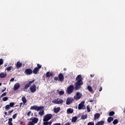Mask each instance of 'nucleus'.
Returning <instances> with one entry per match:
<instances>
[{"label":"nucleus","mask_w":125,"mask_h":125,"mask_svg":"<svg viewBox=\"0 0 125 125\" xmlns=\"http://www.w3.org/2000/svg\"><path fill=\"white\" fill-rule=\"evenodd\" d=\"M76 82L75 83V87L73 85H70L66 89L67 94H71L74 92V90H79L82 88V85L83 84V77L82 75H78L76 78Z\"/></svg>","instance_id":"1"},{"label":"nucleus","mask_w":125,"mask_h":125,"mask_svg":"<svg viewBox=\"0 0 125 125\" xmlns=\"http://www.w3.org/2000/svg\"><path fill=\"white\" fill-rule=\"evenodd\" d=\"M30 110H35V111H41L39 112V115L42 117L43 115H44V110H43V109H44V106H38V105H33L31 106L30 107Z\"/></svg>","instance_id":"2"},{"label":"nucleus","mask_w":125,"mask_h":125,"mask_svg":"<svg viewBox=\"0 0 125 125\" xmlns=\"http://www.w3.org/2000/svg\"><path fill=\"white\" fill-rule=\"evenodd\" d=\"M52 114H47L46 115H45L43 117V122H48V121H49V120H51V119H52Z\"/></svg>","instance_id":"3"},{"label":"nucleus","mask_w":125,"mask_h":125,"mask_svg":"<svg viewBox=\"0 0 125 125\" xmlns=\"http://www.w3.org/2000/svg\"><path fill=\"white\" fill-rule=\"evenodd\" d=\"M86 109V107L84 105V101L82 102L78 105V110H84Z\"/></svg>","instance_id":"4"},{"label":"nucleus","mask_w":125,"mask_h":125,"mask_svg":"<svg viewBox=\"0 0 125 125\" xmlns=\"http://www.w3.org/2000/svg\"><path fill=\"white\" fill-rule=\"evenodd\" d=\"M83 97V94L80 93L79 92H77L76 94L75 95L74 99L75 100H79Z\"/></svg>","instance_id":"5"},{"label":"nucleus","mask_w":125,"mask_h":125,"mask_svg":"<svg viewBox=\"0 0 125 125\" xmlns=\"http://www.w3.org/2000/svg\"><path fill=\"white\" fill-rule=\"evenodd\" d=\"M29 89L31 92L34 93V92H36L37 90V86H36V84H33L32 86L30 87Z\"/></svg>","instance_id":"6"},{"label":"nucleus","mask_w":125,"mask_h":125,"mask_svg":"<svg viewBox=\"0 0 125 125\" xmlns=\"http://www.w3.org/2000/svg\"><path fill=\"white\" fill-rule=\"evenodd\" d=\"M35 81L36 80L35 79H34L32 81L29 82L28 83H27L26 84H25V85L24 86V89H28V88H29V87H30V86H31V83H35Z\"/></svg>","instance_id":"7"},{"label":"nucleus","mask_w":125,"mask_h":125,"mask_svg":"<svg viewBox=\"0 0 125 125\" xmlns=\"http://www.w3.org/2000/svg\"><path fill=\"white\" fill-rule=\"evenodd\" d=\"M74 98H72V97L68 98L66 100V105H70V104L72 103L73 101H74Z\"/></svg>","instance_id":"8"},{"label":"nucleus","mask_w":125,"mask_h":125,"mask_svg":"<svg viewBox=\"0 0 125 125\" xmlns=\"http://www.w3.org/2000/svg\"><path fill=\"white\" fill-rule=\"evenodd\" d=\"M58 78H59L58 82H63L64 81V75L62 73H60Z\"/></svg>","instance_id":"9"},{"label":"nucleus","mask_w":125,"mask_h":125,"mask_svg":"<svg viewBox=\"0 0 125 125\" xmlns=\"http://www.w3.org/2000/svg\"><path fill=\"white\" fill-rule=\"evenodd\" d=\"M24 74L27 75H32V74H33V71L31 69L27 68L25 70Z\"/></svg>","instance_id":"10"},{"label":"nucleus","mask_w":125,"mask_h":125,"mask_svg":"<svg viewBox=\"0 0 125 125\" xmlns=\"http://www.w3.org/2000/svg\"><path fill=\"white\" fill-rule=\"evenodd\" d=\"M23 66V64L22 62H18L16 64V68L17 69H19L20 68H21Z\"/></svg>","instance_id":"11"},{"label":"nucleus","mask_w":125,"mask_h":125,"mask_svg":"<svg viewBox=\"0 0 125 125\" xmlns=\"http://www.w3.org/2000/svg\"><path fill=\"white\" fill-rule=\"evenodd\" d=\"M39 122V118L34 117L32 119V122L35 125V124H38Z\"/></svg>","instance_id":"12"},{"label":"nucleus","mask_w":125,"mask_h":125,"mask_svg":"<svg viewBox=\"0 0 125 125\" xmlns=\"http://www.w3.org/2000/svg\"><path fill=\"white\" fill-rule=\"evenodd\" d=\"M6 76H7V74H6V73L1 72L0 73V79H3L4 78H5Z\"/></svg>","instance_id":"13"},{"label":"nucleus","mask_w":125,"mask_h":125,"mask_svg":"<svg viewBox=\"0 0 125 125\" xmlns=\"http://www.w3.org/2000/svg\"><path fill=\"white\" fill-rule=\"evenodd\" d=\"M40 71V69L37 67H35L34 70L32 71V73L33 74H35V75H37L38 74V72Z\"/></svg>","instance_id":"14"},{"label":"nucleus","mask_w":125,"mask_h":125,"mask_svg":"<svg viewBox=\"0 0 125 125\" xmlns=\"http://www.w3.org/2000/svg\"><path fill=\"white\" fill-rule=\"evenodd\" d=\"M53 110L55 114H57V113L60 111V107H55L54 108Z\"/></svg>","instance_id":"15"},{"label":"nucleus","mask_w":125,"mask_h":125,"mask_svg":"<svg viewBox=\"0 0 125 125\" xmlns=\"http://www.w3.org/2000/svg\"><path fill=\"white\" fill-rule=\"evenodd\" d=\"M52 76H53V74L51 72H47L46 73V78H50V77H52Z\"/></svg>","instance_id":"16"},{"label":"nucleus","mask_w":125,"mask_h":125,"mask_svg":"<svg viewBox=\"0 0 125 125\" xmlns=\"http://www.w3.org/2000/svg\"><path fill=\"white\" fill-rule=\"evenodd\" d=\"M44 122L43 123V125H51L52 124V120H51L49 122L47 121H44Z\"/></svg>","instance_id":"17"},{"label":"nucleus","mask_w":125,"mask_h":125,"mask_svg":"<svg viewBox=\"0 0 125 125\" xmlns=\"http://www.w3.org/2000/svg\"><path fill=\"white\" fill-rule=\"evenodd\" d=\"M100 117V114L99 113H96L94 115V120L96 121V120H97L98 119H99V117Z\"/></svg>","instance_id":"18"},{"label":"nucleus","mask_w":125,"mask_h":125,"mask_svg":"<svg viewBox=\"0 0 125 125\" xmlns=\"http://www.w3.org/2000/svg\"><path fill=\"white\" fill-rule=\"evenodd\" d=\"M104 124H105V121H101L98 122L95 125H104Z\"/></svg>","instance_id":"19"},{"label":"nucleus","mask_w":125,"mask_h":125,"mask_svg":"<svg viewBox=\"0 0 125 125\" xmlns=\"http://www.w3.org/2000/svg\"><path fill=\"white\" fill-rule=\"evenodd\" d=\"M74 112V109L72 108H68L67 109V114H72Z\"/></svg>","instance_id":"20"},{"label":"nucleus","mask_w":125,"mask_h":125,"mask_svg":"<svg viewBox=\"0 0 125 125\" xmlns=\"http://www.w3.org/2000/svg\"><path fill=\"white\" fill-rule=\"evenodd\" d=\"M87 89L89 91V92H92V93H93L94 92L93 91V90L92 89V87L90 86H87Z\"/></svg>","instance_id":"21"},{"label":"nucleus","mask_w":125,"mask_h":125,"mask_svg":"<svg viewBox=\"0 0 125 125\" xmlns=\"http://www.w3.org/2000/svg\"><path fill=\"white\" fill-rule=\"evenodd\" d=\"M21 100L23 104H26V103H27V100L26 99V97L25 96L22 97Z\"/></svg>","instance_id":"22"},{"label":"nucleus","mask_w":125,"mask_h":125,"mask_svg":"<svg viewBox=\"0 0 125 125\" xmlns=\"http://www.w3.org/2000/svg\"><path fill=\"white\" fill-rule=\"evenodd\" d=\"M112 121H114V118L112 117H109L107 119V122L108 123H111Z\"/></svg>","instance_id":"23"},{"label":"nucleus","mask_w":125,"mask_h":125,"mask_svg":"<svg viewBox=\"0 0 125 125\" xmlns=\"http://www.w3.org/2000/svg\"><path fill=\"white\" fill-rule=\"evenodd\" d=\"M77 120L78 118L77 117V116L73 117L72 118V123H76Z\"/></svg>","instance_id":"24"},{"label":"nucleus","mask_w":125,"mask_h":125,"mask_svg":"<svg viewBox=\"0 0 125 125\" xmlns=\"http://www.w3.org/2000/svg\"><path fill=\"white\" fill-rule=\"evenodd\" d=\"M63 101L62 99H58V104H62L63 103Z\"/></svg>","instance_id":"25"},{"label":"nucleus","mask_w":125,"mask_h":125,"mask_svg":"<svg viewBox=\"0 0 125 125\" xmlns=\"http://www.w3.org/2000/svg\"><path fill=\"white\" fill-rule=\"evenodd\" d=\"M52 103H54L55 104H58V100L57 99H55L52 101Z\"/></svg>","instance_id":"26"},{"label":"nucleus","mask_w":125,"mask_h":125,"mask_svg":"<svg viewBox=\"0 0 125 125\" xmlns=\"http://www.w3.org/2000/svg\"><path fill=\"white\" fill-rule=\"evenodd\" d=\"M118 123H119V121L118 120V119H115L113 122V125H117Z\"/></svg>","instance_id":"27"},{"label":"nucleus","mask_w":125,"mask_h":125,"mask_svg":"<svg viewBox=\"0 0 125 125\" xmlns=\"http://www.w3.org/2000/svg\"><path fill=\"white\" fill-rule=\"evenodd\" d=\"M87 118V115H83L81 117L82 120H85V119H86Z\"/></svg>","instance_id":"28"},{"label":"nucleus","mask_w":125,"mask_h":125,"mask_svg":"<svg viewBox=\"0 0 125 125\" xmlns=\"http://www.w3.org/2000/svg\"><path fill=\"white\" fill-rule=\"evenodd\" d=\"M115 115V112L111 111L109 113V116H112Z\"/></svg>","instance_id":"29"},{"label":"nucleus","mask_w":125,"mask_h":125,"mask_svg":"<svg viewBox=\"0 0 125 125\" xmlns=\"http://www.w3.org/2000/svg\"><path fill=\"white\" fill-rule=\"evenodd\" d=\"M5 110H9L10 109V105L9 104L6 105L5 107Z\"/></svg>","instance_id":"30"},{"label":"nucleus","mask_w":125,"mask_h":125,"mask_svg":"<svg viewBox=\"0 0 125 125\" xmlns=\"http://www.w3.org/2000/svg\"><path fill=\"white\" fill-rule=\"evenodd\" d=\"M19 87H20V84L19 83H16V90H17V89H19Z\"/></svg>","instance_id":"31"},{"label":"nucleus","mask_w":125,"mask_h":125,"mask_svg":"<svg viewBox=\"0 0 125 125\" xmlns=\"http://www.w3.org/2000/svg\"><path fill=\"white\" fill-rule=\"evenodd\" d=\"M7 100H8V97H5L2 98L3 101H7Z\"/></svg>","instance_id":"32"},{"label":"nucleus","mask_w":125,"mask_h":125,"mask_svg":"<svg viewBox=\"0 0 125 125\" xmlns=\"http://www.w3.org/2000/svg\"><path fill=\"white\" fill-rule=\"evenodd\" d=\"M86 109L88 113H89L90 112V108H89V105H87L86 106Z\"/></svg>","instance_id":"33"},{"label":"nucleus","mask_w":125,"mask_h":125,"mask_svg":"<svg viewBox=\"0 0 125 125\" xmlns=\"http://www.w3.org/2000/svg\"><path fill=\"white\" fill-rule=\"evenodd\" d=\"M64 92L63 91H60L59 92V95H63L64 94Z\"/></svg>","instance_id":"34"},{"label":"nucleus","mask_w":125,"mask_h":125,"mask_svg":"<svg viewBox=\"0 0 125 125\" xmlns=\"http://www.w3.org/2000/svg\"><path fill=\"white\" fill-rule=\"evenodd\" d=\"M36 68H38V69H39L40 70V69H41V68H42V65L40 64V63H38L37 67H36Z\"/></svg>","instance_id":"35"},{"label":"nucleus","mask_w":125,"mask_h":125,"mask_svg":"<svg viewBox=\"0 0 125 125\" xmlns=\"http://www.w3.org/2000/svg\"><path fill=\"white\" fill-rule=\"evenodd\" d=\"M3 64V59H0V65H2Z\"/></svg>","instance_id":"36"},{"label":"nucleus","mask_w":125,"mask_h":125,"mask_svg":"<svg viewBox=\"0 0 125 125\" xmlns=\"http://www.w3.org/2000/svg\"><path fill=\"white\" fill-rule=\"evenodd\" d=\"M11 69H12V66H10L7 68V71H11Z\"/></svg>","instance_id":"37"},{"label":"nucleus","mask_w":125,"mask_h":125,"mask_svg":"<svg viewBox=\"0 0 125 125\" xmlns=\"http://www.w3.org/2000/svg\"><path fill=\"white\" fill-rule=\"evenodd\" d=\"M93 87L95 89H96L97 88V84H94L93 85Z\"/></svg>","instance_id":"38"},{"label":"nucleus","mask_w":125,"mask_h":125,"mask_svg":"<svg viewBox=\"0 0 125 125\" xmlns=\"http://www.w3.org/2000/svg\"><path fill=\"white\" fill-rule=\"evenodd\" d=\"M9 106L10 107H13L14 106V103H10Z\"/></svg>","instance_id":"39"},{"label":"nucleus","mask_w":125,"mask_h":125,"mask_svg":"<svg viewBox=\"0 0 125 125\" xmlns=\"http://www.w3.org/2000/svg\"><path fill=\"white\" fill-rule=\"evenodd\" d=\"M7 94L6 92H4L1 95V97H3L4 96H5Z\"/></svg>","instance_id":"40"},{"label":"nucleus","mask_w":125,"mask_h":125,"mask_svg":"<svg viewBox=\"0 0 125 125\" xmlns=\"http://www.w3.org/2000/svg\"><path fill=\"white\" fill-rule=\"evenodd\" d=\"M28 125H35V124L32 122H29Z\"/></svg>","instance_id":"41"},{"label":"nucleus","mask_w":125,"mask_h":125,"mask_svg":"<svg viewBox=\"0 0 125 125\" xmlns=\"http://www.w3.org/2000/svg\"><path fill=\"white\" fill-rule=\"evenodd\" d=\"M87 125H94V123L93 122H89Z\"/></svg>","instance_id":"42"},{"label":"nucleus","mask_w":125,"mask_h":125,"mask_svg":"<svg viewBox=\"0 0 125 125\" xmlns=\"http://www.w3.org/2000/svg\"><path fill=\"white\" fill-rule=\"evenodd\" d=\"M12 118H10L8 121V123H12Z\"/></svg>","instance_id":"43"},{"label":"nucleus","mask_w":125,"mask_h":125,"mask_svg":"<svg viewBox=\"0 0 125 125\" xmlns=\"http://www.w3.org/2000/svg\"><path fill=\"white\" fill-rule=\"evenodd\" d=\"M30 115H31V111H29V112L27 113V116H28V117H30Z\"/></svg>","instance_id":"44"},{"label":"nucleus","mask_w":125,"mask_h":125,"mask_svg":"<svg viewBox=\"0 0 125 125\" xmlns=\"http://www.w3.org/2000/svg\"><path fill=\"white\" fill-rule=\"evenodd\" d=\"M14 90H16V84H15L14 86Z\"/></svg>","instance_id":"45"},{"label":"nucleus","mask_w":125,"mask_h":125,"mask_svg":"<svg viewBox=\"0 0 125 125\" xmlns=\"http://www.w3.org/2000/svg\"><path fill=\"white\" fill-rule=\"evenodd\" d=\"M12 112H13V110H12L11 111H9L8 113L9 115L10 114H11V113H12Z\"/></svg>","instance_id":"46"},{"label":"nucleus","mask_w":125,"mask_h":125,"mask_svg":"<svg viewBox=\"0 0 125 125\" xmlns=\"http://www.w3.org/2000/svg\"><path fill=\"white\" fill-rule=\"evenodd\" d=\"M59 78L57 77H54V80L55 81H57L58 80Z\"/></svg>","instance_id":"47"},{"label":"nucleus","mask_w":125,"mask_h":125,"mask_svg":"<svg viewBox=\"0 0 125 125\" xmlns=\"http://www.w3.org/2000/svg\"><path fill=\"white\" fill-rule=\"evenodd\" d=\"M16 118V114H15L13 116V119H15Z\"/></svg>","instance_id":"48"},{"label":"nucleus","mask_w":125,"mask_h":125,"mask_svg":"<svg viewBox=\"0 0 125 125\" xmlns=\"http://www.w3.org/2000/svg\"><path fill=\"white\" fill-rule=\"evenodd\" d=\"M102 86H101L100 87V89H99V91H102Z\"/></svg>","instance_id":"49"},{"label":"nucleus","mask_w":125,"mask_h":125,"mask_svg":"<svg viewBox=\"0 0 125 125\" xmlns=\"http://www.w3.org/2000/svg\"><path fill=\"white\" fill-rule=\"evenodd\" d=\"M53 125H61V124H60V123H56V124H54Z\"/></svg>","instance_id":"50"},{"label":"nucleus","mask_w":125,"mask_h":125,"mask_svg":"<svg viewBox=\"0 0 125 125\" xmlns=\"http://www.w3.org/2000/svg\"><path fill=\"white\" fill-rule=\"evenodd\" d=\"M10 82H14V78H12V79L10 80Z\"/></svg>","instance_id":"51"},{"label":"nucleus","mask_w":125,"mask_h":125,"mask_svg":"<svg viewBox=\"0 0 125 125\" xmlns=\"http://www.w3.org/2000/svg\"><path fill=\"white\" fill-rule=\"evenodd\" d=\"M8 125H13L12 122H8Z\"/></svg>","instance_id":"52"},{"label":"nucleus","mask_w":125,"mask_h":125,"mask_svg":"<svg viewBox=\"0 0 125 125\" xmlns=\"http://www.w3.org/2000/svg\"><path fill=\"white\" fill-rule=\"evenodd\" d=\"M90 77H91V78H93V77H94V74H91Z\"/></svg>","instance_id":"53"},{"label":"nucleus","mask_w":125,"mask_h":125,"mask_svg":"<svg viewBox=\"0 0 125 125\" xmlns=\"http://www.w3.org/2000/svg\"><path fill=\"white\" fill-rule=\"evenodd\" d=\"M5 89H6V88H5L4 89L2 90V92H3L4 91H5Z\"/></svg>","instance_id":"54"},{"label":"nucleus","mask_w":125,"mask_h":125,"mask_svg":"<svg viewBox=\"0 0 125 125\" xmlns=\"http://www.w3.org/2000/svg\"><path fill=\"white\" fill-rule=\"evenodd\" d=\"M6 66H7V63H5L4 64V67H6Z\"/></svg>","instance_id":"55"},{"label":"nucleus","mask_w":125,"mask_h":125,"mask_svg":"<svg viewBox=\"0 0 125 125\" xmlns=\"http://www.w3.org/2000/svg\"><path fill=\"white\" fill-rule=\"evenodd\" d=\"M4 115H7V112H4Z\"/></svg>","instance_id":"56"},{"label":"nucleus","mask_w":125,"mask_h":125,"mask_svg":"<svg viewBox=\"0 0 125 125\" xmlns=\"http://www.w3.org/2000/svg\"><path fill=\"white\" fill-rule=\"evenodd\" d=\"M90 102H93V100H90Z\"/></svg>","instance_id":"57"},{"label":"nucleus","mask_w":125,"mask_h":125,"mask_svg":"<svg viewBox=\"0 0 125 125\" xmlns=\"http://www.w3.org/2000/svg\"><path fill=\"white\" fill-rule=\"evenodd\" d=\"M22 104H23L22 103H20V106L21 107L22 106Z\"/></svg>","instance_id":"58"},{"label":"nucleus","mask_w":125,"mask_h":125,"mask_svg":"<svg viewBox=\"0 0 125 125\" xmlns=\"http://www.w3.org/2000/svg\"><path fill=\"white\" fill-rule=\"evenodd\" d=\"M123 112L125 114V107L124 108V111H123Z\"/></svg>","instance_id":"59"},{"label":"nucleus","mask_w":125,"mask_h":125,"mask_svg":"<svg viewBox=\"0 0 125 125\" xmlns=\"http://www.w3.org/2000/svg\"><path fill=\"white\" fill-rule=\"evenodd\" d=\"M35 117H38V115L37 114L35 115Z\"/></svg>","instance_id":"60"},{"label":"nucleus","mask_w":125,"mask_h":125,"mask_svg":"<svg viewBox=\"0 0 125 125\" xmlns=\"http://www.w3.org/2000/svg\"><path fill=\"white\" fill-rule=\"evenodd\" d=\"M1 85V83H0V86Z\"/></svg>","instance_id":"61"},{"label":"nucleus","mask_w":125,"mask_h":125,"mask_svg":"<svg viewBox=\"0 0 125 125\" xmlns=\"http://www.w3.org/2000/svg\"><path fill=\"white\" fill-rule=\"evenodd\" d=\"M64 71H66V69H64Z\"/></svg>","instance_id":"62"},{"label":"nucleus","mask_w":125,"mask_h":125,"mask_svg":"<svg viewBox=\"0 0 125 125\" xmlns=\"http://www.w3.org/2000/svg\"><path fill=\"white\" fill-rule=\"evenodd\" d=\"M64 71H66V69H64Z\"/></svg>","instance_id":"63"}]
</instances>
